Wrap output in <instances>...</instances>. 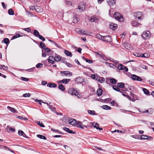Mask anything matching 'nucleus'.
I'll return each mask as SVG.
<instances>
[{"label": "nucleus", "instance_id": "nucleus-1", "mask_svg": "<svg viewBox=\"0 0 154 154\" xmlns=\"http://www.w3.org/2000/svg\"><path fill=\"white\" fill-rule=\"evenodd\" d=\"M115 18L119 22H122L123 20V16L119 12H115L114 14Z\"/></svg>", "mask_w": 154, "mask_h": 154}, {"label": "nucleus", "instance_id": "nucleus-2", "mask_svg": "<svg viewBox=\"0 0 154 154\" xmlns=\"http://www.w3.org/2000/svg\"><path fill=\"white\" fill-rule=\"evenodd\" d=\"M151 35V33L148 31L143 32L141 36L144 39H148Z\"/></svg>", "mask_w": 154, "mask_h": 154}, {"label": "nucleus", "instance_id": "nucleus-3", "mask_svg": "<svg viewBox=\"0 0 154 154\" xmlns=\"http://www.w3.org/2000/svg\"><path fill=\"white\" fill-rule=\"evenodd\" d=\"M68 93L72 95H75L77 96V95L76 94V93H78V91L76 90V89L75 88L69 89Z\"/></svg>", "mask_w": 154, "mask_h": 154}, {"label": "nucleus", "instance_id": "nucleus-4", "mask_svg": "<svg viewBox=\"0 0 154 154\" xmlns=\"http://www.w3.org/2000/svg\"><path fill=\"white\" fill-rule=\"evenodd\" d=\"M75 81L76 83L81 84L84 82V79L82 77H79L75 79Z\"/></svg>", "mask_w": 154, "mask_h": 154}, {"label": "nucleus", "instance_id": "nucleus-5", "mask_svg": "<svg viewBox=\"0 0 154 154\" xmlns=\"http://www.w3.org/2000/svg\"><path fill=\"white\" fill-rule=\"evenodd\" d=\"M91 124L92 126H93L94 127L96 128L97 129H99L100 131H101L103 130V128H99V125L97 123H96L95 124V125H94V123L92 122H90L89 124H88V125H91Z\"/></svg>", "mask_w": 154, "mask_h": 154}, {"label": "nucleus", "instance_id": "nucleus-6", "mask_svg": "<svg viewBox=\"0 0 154 154\" xmlns=\"http://www.w3.org/2000/svg\"><path fill=\"white\" fill-rule=\"evenodd\" d=\"M78 9L80 12H82L85 10V5L83 3H80L78 6Z\"/></svg>", "mask_w": 154, "mask_h": 154}, {"label": "nucleus", "instance_id": "nucleus-7", "mask_svg": "<svg viewBox=\"0 0 154 154\" xmlns=\"http://www.w3.org/2000/svg\"><path fill=\"white\" fill-rule=\"evenodd\" d=\"M103 40L107 42H110L112 41V39L111 36L108 35L103 36Z\"/></svg>", "mask_w": 154, "mask_h": 154}, {"label": "nucleus", "instance_id": "nucleus-8", "mask_svg": "<svg viewBox=\"0 0 154 154\" xmlns=\"http://www.w3.org/2000/svg\"><path fill=\"white\" fill-rule=\"evenodd\" d=\"M117 68L120 70H124L126 72H127L128 70V69L127 67L122 64H119Z\"/></svg>", "mask_w": 154, "mask_h": 154}, {"label": "nucleus", "instance_id": "nucleus-9", "mask_svg": "<svg viewBox=\"0 0 154 154\" xmlns=\"http://www.w3.org/2000/svg\"><path fill=\"white\" fill-rule=\"evenodd\" d=\"M132 79L135 81H142V79L139 76H138L135 75H133L131 76Z\"/></svg>", "mask_w": 154, "mask_h": 154}, {"label": "nucleus", "instance_id": "nucleus-10", "mask_svg": "<svg viewBox=\"0 0 154 154\" xmlns=\"http://www.w3.org/2000/svg\"><path fill=\"white\" fill-rule=\"evenodd\" d=\"M76 125V126L77 127L81 128H83L84 127H85L86 128H87L88 127L87 126L85 125L83 126L82 123V122L80 121H78V122H77Z\"/></svg>", "mask_w": 154, "mask_h": 154}, {"label": "nucleus", "instance_id": "nucleus-11", "mask_svg": "<svg viewBox=\"0 0 154 154\" xmlns=\"http://www.w3.org/2000/svg\"><path fill=\"white\" fill-rule=\"evenodd\" d=\"M142 15V13L140 12H137L134 14V16L136 17L138 20L141 19V16Z\"/></svg>", "mask_w": 154, "mask_h": 154}, {"label": "nucleus", "instance_id": "nucleus-12", "mask_svg": "<svg viewBox=\"0 0 154 154\" xmlns=\"http://www.w3.org/2000/svg\"><path fill=\"white\" fill-rule=\"evenodd\" d=\"M117 26L116 24L111 23L110 24L109 27L112 29L115 30L117 28Z\"/></svg>", "mask_w": 154, "mask_h": 154}, {"label": "nucleus", "instance_id": "nucleus-13", "mask_svg": "<svg viewBox=\"0 0 154 154\" xmlns=\"http://www.w3.org/2000/svg\"><path fill=\"white\" fill-rule=\"evenodd\" d=\"M48 62L50 63H54V62L55 61L54 57L53 56H50L49 57L48 59Z\"/></svg>", "mask_w": 154, "mask_h": 154}, {"label": "nucleus", "instance_id": "nucleus-14", "mask_svg": "<svg viewBox=\"0 0 154 154\" xmlns=\"http://www.w3.org/2000/svg\"><path fill=\"white\" fill-rule=\"evenodd\" d=\"M63 130L64 131H65L66 132H67L69 133L72 134H74L75 133V132L71 130L69 128L66 127H64L63 128Z\"/></svg>", "mask_w": 154, "mask_h": 154}, {"label": "nucleus", "instance_id": "nucleus-15", "mask_svg": "<svg viewBox=\"0 0 154 154\" xmlns=\"http://www.w3.org/2000/svg\"><path fill=\"white\" fill-rule=\"evenodd\" d=\"M60 73L63 74L66 76H67L68 75H69L70 76H72V73L68 71H61L60 72Z\"/></svg>", "mask_w": 154, "mask_h": 154}, {"label": "nucleus", "instance_id": "nucleus-16", "mask_svg": "<svg viewBox=\"0 0 154 154\" xmlns=\"http://www.w3.org/2000/svg\"><path fill=\"white\" fill-rule=\"evenodd\" d=\"M69 122L70 125H74L76 124L77 121L75 119H71L69 120Z\"/></svg>", "mask_w": 154, "mask_h": 154}, {"label": "nucleus", "instance_id": "nucleus-17", "mask_svg": "<svg viewBox=\"0 0 154 154\" xmlns=\"http://www.w3.org/2000/svg\"><path fill=\"white\" fill-rule=\"evenodd\" d=\"M79 19L77 18L76 14H74L73 17V22L74 23H77Z\"/></svg>", "mask_w": 154, "mask_h": 154}, {"label": "nucleus", "instance_id": "nucleus-18", "mask_svg": "<svg viewBox=\"0 0 154 154\" xmlns=\"http://www.w3.org/2000/svg\"><path fill=\"white\" fill-rule=\"evenodd\" d=\"M108 4L110 6L114 5L116 4V0H107Z\"/></svg>", "mask_w": 154, "mask_h": 154}, {"label": "nucleus", "instance_id": "nucleus-19", "mask_svg": "<svg viewBox=\"0 0 154 154\" xmlns=\"http://www.w3.org/2000/svg\"><path fill=\"white\" fill-rule=\"evenodd\" d=\"M2 42L5 44L7 46L10 43V41L8 38H5L2 41Z\"/></svg>", "mask_w": 154, "mask_h": 154}, {"label": "nucleus", "instance_id": "nucleus-20", "mask_svg": "<svg viewBox=\"0 0 154 154\" xmlns=\"http://www.w3.org/2000/svg\"><path fill=\"white\" fill-rule=\"evenodd\" d=\"M47 86L48 87H49L50 88H55L57 86V85L55 83H48L47 84Z\"/></svg>", "mask_w": 154, "mask_h": 154}, {"label": "nucleus", "instance_id": "nucleus-21", "mask_svg": "<svg viewBox=\"0 0 154 154\" xmlns=\"http://www.w3.org/2000/svg\"><path fill=\"white\" fill-rule=\"evenodd\" d=\"M131 24L133 26L137 27L140 25L135 20L133 21L131 23Z\"/></svg>", "mask_w": 154, "mask_h": 154}, {"label": "nucleus", "instance_id": "nucleus-22", "mask_svg": "<svg viewBox=\"0 0 154 154\" xmlns=\"http://www.w3.org/2000/svg\"><path fill=\"white\" fill-rule=\"evenodd\" d=\"M54 57L55 61L57 62L60 60L61 59V58L60 56L57 54H56V56Z\"/></svg>", "mask_w": 154, "mask_h": 154}, {"label": "nucleus", "instance_id": "nucleus-23", "mask_svg": "<svg viewBox=\"0 0 154 154\" xmlns=\"http://www.w3.org/2000/svg\"><path fill=\"white\" fill-rule=\"evenodd\" d=\"M35 11L37 12L40 13L42 11V8L40 6H36Z\"/></svg>", "mask_w": 154, "mask_h": 154}, {"label": "nucleus", "instance_id": "nucleus-24", "mask_svg": "<svg viewBox=\"0 0 154 154\" xmlns=\"http://www.w3.org/2000/svg\"><path fill=\"white\" fill-rule=\"evenodd\" d=\"M64 53L67 56L71 57L72 55L71 52L66 50L64 51Z\"/></svg>", "mask_w": 154, "mask_h": 154}, {"label": "nucleus", "instance_id": "nucleus-25", "mask_svg": "<svg viewBox=\"0 0 154 154\" xmlns=\"http://www.w3.org/2000/svg\"><path fill=\"white\" fill-rule=\"evenodd\" d=\"M102 108L104 109L105 110H110L111 109V107L106 105H104L102 106Z\"/></svg>", "mask_w": 154, "mask_h": 154}, {"label": "nucleus", "instance_id": "nucleus-26", "mask_svg": "<svg viewBox=\"0 0 154 154\" xmlns=\"http://www.w3.org/2000/svg\"><path fill=\"white\" fill-rule=\"evenodd\" d=\"M94 52L96 54V55H98L100 57L102 58L103 59H104V55L102 53L100 52L99 51V52Z\"/></svg>", "mask_w": 154, "mask_h": 154}, {"label": "nucleus", "instance_id": "nucleus-27", "mask_svg": "<svg viewBox=\"0 0 154 154\" xmlns=\"http://www.w3.org/2000/svg\"><path fill=\"white\" fill-rule=\"evenodd\" d=\"M7 108L8 109H10L11 112H12L13 113H16L17 112V111L15 109H14V108H12L9 106H8L7 107Z\"/></svg>", "mask_w": 154, "mask_h": 154}, {"label": "nucleus", "instance_id": "nucleus-28", "mask_svg": "<svg viewBox=\"0 0 154 154\" xmlns=\"http://www.w3.org/2000/svg\"><path fill=\"white\" fill-rule=\"evenodd\" d=\"M97 95L99 96H101L102 94V89L99 88L97 91Z\"/></svg>", "mask_w": 154, "mask_h": 154}, {"label": "nucleus", "instance_id": "nucleus-29", "mask_svg": "<svg viewBox=\"0 0 154 154\" xmlns=\"http://www.w3.org/2000/svg\"><path fill=\"white\" fill-rule=\"evenodd\" d=\"M112 88L115 91L119 92H120L122 93V92L120 91V90L118 86L116 85H114L113 86Z\"/></svg>", "mask_w": 154, "mask_h": 154}, {"label": "nucleus", "instance_id": "nucleus-30", "mask_svg": "<svg viewBox=\"0 0 154 154\" xmlns=\"http://www.w3.org/2000/svg\"><path fill=\"white\" fill-rule=\"evenodd\" d=\"M90 20L91 22H97V19L96 17L92 16L90 18Z\"/></svg>", "mask_w": 154, "mask_h": 154}, {"label": "nucleus", "instance_id": "nucleus-31", "mask_svg": "<svg viewBox=\"0 0 154 154\" xmlns=\"http://www.w3.org/2000/svg\"><path fill=\"white\" fill-rule=\"evenodd\" d=\"M91 78L93 79H96L97 81L100 76L98 75H97L95 74H92L91 76Z\"/></svg>", "mask_w": 154, "mask_h": 154}, {"label": "nucleus", "instance_id": "nucleus-32", "mask_svg": "<svg viewBox=\"0 0 154 154\" xmlns=\"http://www.w3.org/2000/svg\"><path fill=\"white\" fill-rule=\"evenodd\" d=\"M82 58L84 60H85L86 62L88 63H93V61L91 60H90L89 59H87L86 58H85L84 57H82Z\"/></svg>", "mask_w": 154, "mask_h": 154}, {"label": "nucleus", "instance_id": "nucleus-33", "mask_svg": "<svg viewBox=\"0 0 154 154\" xmlns=\"http://www.w3.org/2000/svg\"><path fill=\"white\" fill-rule=\"evenodd\" d=\"M8 13L9 15H13L14 14V12L12 8H10L8 10Z\"/></svg>", "mask_w": 154, "mask_h": 154}, {"label": "nucleus", "instance_id": "nucleus-34", "mask_svg": "<svg viewBox=\"0 0 154 154\" xmlns=\"http://www.w3.org/2000/svg\"><path fill=\"white\" fill-rule=\"evenodd\" d=\"M105 81V79L103 77H99V79L97 80V81L100 83H102Z\"/></svg>", "mask_w": 154, "mask_h": 154}, {"label": "nucleus", "instance_id": "nucleus-35", "mask_svg": "<svg viewBox=\"0 0 154 154\" xmlns=\"http://www.w3.org/2000/svg\"><path fill=\"white\" fill-rule=\"evenodd\" d=\"M16 117L17 118L19 119L22 120H24L27 121L28 120V118L26 117H23L22 116H16Z\"/></svg>", "mask_w": 154, "mask_h": 154}, {"label": "nucleus", "instance_id": "nucleus-36", "mask_svg": "<svg viewBox=\"0 0 154 154\" xmlns=\"http://www.w3.org/2000/svg\"><path fill=\"white\" fill-rule=\"evenodd\" d=\"M117 86L119 88H123L124 87V84L123 82L119 83L117 84Z\"/></svg>", "mask_w": 154, "mask_h": 154}, {"label": "nucleus", "instance_id": "nucleus-37", "mask_svg": "<svg viewBox=\"0 0 154 154\" xmlns=\"http://www.w3.org/2000/svg\"><path fill=\"white\" fill-rule=\"evenodd\" d=\"M39 47L42 48L44 49L46 47L45 44L42 42H40L39 44Z\"/></svg>", "mask_w": 154, "mask_h": 154}, {"label": "nucleus", "instance_id": "nucleus-38", "mask_svg": "<svg viewBox=\"0 0 154 154\" xmlns=\"http://www.w3.org/2000/svg\"><path fill=\"white\" fill-rule=\"evenodd\" d=\"M70 80L69 79H64L62 80V83L63 84H67L69 82Z\"/></svg>", "mask_w": 154, "mask_h": 154}, {"label": "nucleus", "instance_id": "nucleus-39", "mask_svg": "<svg viewBox=\"0 0 154 154\" xmlns=\"http://www.w3.org/2000/svg\"><path fill=\"white\" fill-rule=\"evenodd\" d=\"M37 136L38 138H39L40 139H43L45 140L47 139V138L45 136H43L42 135L38 134L37 135Z\"/></svg>", "mask_w": 154, "mask_h": 154}, {"label": "nucleus", "instance_id": "nucleus-40", "mask_svg": "<svg viewBox=\"0 0 154 154\" xmlns=\"http://www.w3.org/2000/svg\"><path fill=\"white\" fill-rule=\"evenodd\" d=\"M110 82L112 84H116L117 82V80L114 78H111L110 79Z\"/></svg>", "mask_w": 154, "mask_h": 154}, {"label": "nucleus", "instance_id": "nucleus-41", "mask_svg": "<svg viewBox=\"0 0 154 154\" xmlns=\"http://www.w3.org/2000/svg\"><path fill=\"white\" fill-rule=\"evenodd\" d=\"M88 112L89 114L92 115H97V114L95 113V111L94 110L92 111L91 110H88Z\"/></svg>", "mask_w": 154, "mask_h": 154}, {"label": "nucleus", "instance_id": "nucleus-42", "mask_svg": "<svg viewBox=\"0 0 154 154\" xmlns=\"http://www.w3.org/2000/svg\"><path fill=\"white\" fill-rule=\"evenodd\" d=\"M143 91L144 94L146 95H149V92L147 89L143 88Z\"/></svg>", "mask_w": 154, "mask_h": 154}, {"label": "nucleus", "instance_id": "nucleus-43", "mask_svg": "<svg viewBox=\"0 0 154 154\" xmlns=\"http://www.w3.org/2000/svg\"><path fill=\"white\" fill-rule=\"evenodd\" d=\"M58 88L60 90L62 91H63L65 90V88L62 84L59 85H58Z\"/></svg>", "mask_w": 154, "mask_h": 154}, {"label": "nucleus", "instance_id": "nucleus-44", "mask_svg": "<svg viewBox=\"0 0 154 154\" xmlns=\"http://www.w3.org/2000/svg\"><path fill=\"white\" fill-rule=\"evenodd\" d=\"M33 34L34 35L37 37H38V36L40 35L38 31L36 30H34Z\"/></svg>", "mask_w": 154, "mask_h": 154}, {"label": "nucleus", "instance_id": "nucleus-45", "mask_svg": "<svg viewBox=\"0 0 154 154\" xmlns=\"http://www.w3.org/2000/svg\"><path fill=\"white\" fill-rule=\"evenodd\" d=\"M96 36L97 38L99 39H102L103 40V36H102L99 34H97L96 35Z\"/></svg>", "mask_w": 154, "mask_h": 154}, {"label": "nucleus", "instance_id": "nucleus-46", "mask_svg": "<svg viewBox=\"0 0 154 154\" xmlns=\"http://www.w3.org/2000/svg\"><path fill=\"white\" fill-rule=\"evenodd\" d=\"M149 57V55L148 54L145 53L141 54V57H143L145 58H147Z\"/></svg>", "mask_w": 154, "mask_h": 154}, {"label": "nucleus", "instance_id": "nucleus-47", "mask_svg": "<svg viewBox=\"0 0 154 154\" xmlns=\"http://www.w3.org/2000/svg\"><path fill=\"white\" fill-rule=\"evenodd\" d=\"M49 108L53 111L54 112L56 111V108L52 106V105H49Z\"/></svg>", "mask_w": 154, "mask_h": 154}, {"label": "nucleus", "instance_id": "nucleus-48", "mask_svg": "<svg viewBox=\"0 0 154 154\" xmlns=\"http://www.w3.org/2000/svg\"><path fill=\"white\" fill-rule=\"evenodd\" d=\"M37 124H38V125L39 126H40L41 127H45V126L44 125V124L42 122H40V121L38 122H37Z\"/></svg>", "mask_w": 154, "mask_h": 154}, {"label": "nucleus", "instance_id": "nucleus-49", "mask_svg": "<svg viewBox=\"0 0 154 154\" xmlns=\"http://www.w3.org/2000/svg\"><path fill=\"white\" fill-rule=\"evenodd\" d=\"M20 36V35L19 34H17L12 37L13 39H14L17 38L19 37Z\"/></svg>", "mask_w": 154, "mask_h": 154}, {"label": "nucleus", "instance_id": "nucleus-50", "mask_svg": "<svg viewBox=\"0 0 154 154\" xmlns=\"http://www.w3.org/2000/svg\"><path fill=\"white\" fill-rule=\"evenodd\" d=\"M31 94L30 93H25L23 95V96L24 97H29L30 96Z\"/></svg>", "mask_w": 154, "mask_h": 154}, {"label": "nucleus", "instance_id": "nucleus-51", "mask_svg": "<svg viewBox=\"0 0 154 154\" xmlns=\"http://www.w3.org/2000/svg\"><path fill=\"white\" fill-rule=\"evenodd\" d=\"M44 51L47 53L48 52H49L50 51H52V50H51L50 49L48 48H45L44 49Z\"/></svg>", "mask_w": 154, "mask_h": 154}, {"label": "nucleus", "instance_id": "nucleus-52", "mask_svg": "<svg viewBox=\"0 0 154 154\" xmlns=\"http://www.w3.org/2000/svg\"><path fill=\"white\" fill-rule=\"evenodd\" d=\"M43 42H44L45 40V38L42 36L41 35H40L38 37Z\"/></svg>", "mask_w": 154, "mask_h": 154}, {"label": "nucleus", "instance_id": "nucleus-53", "mask_svg": "<svg viewBox=\"0 0 154 154\" xmlns=\"http://www.w3.org/2000/svg\"><path fill=\"white\" fill-rule=\"evenodd\" d=\"M43 64L41 63H38L36 65V68H40L42 67L43 66Z\"/></svg>", "mask_w": 154, "mask_h": 154}, {"label": "nucleus", "instance_id": "nucleus-54", "mask_svg": "<svg viewBox=\"0 0 154 154\" xmlns=\"http://www.w3.org/2000/svg\"><path fill=\"white\" fill-rule=\"evenodd\" d=\"M134 138L135 139H141V136L139 135H136L133 136Z\"/></svg>", "mask_w": 154, "mask_h": 154}, {"label": "nucleus", "instance_id": "nucleus-55", "mask_svg": "<svg viewBox=\"0 0 154 154\" xmlns=\"http://www.w3.org/2000/svg\"><path fill=\"white\" fill-rule=\"evenodd\" d=\"M21 79L25 81H28L29 80V79L22 77H21Z\"/></svg>", "mask_w": 154, "mask_h": 154}, {"label": "nucleus", "instance_id": "nucleus-56", "mask_svg": "<svg viewBox=\"0 0 154 154\" xmlns=\"http://www.w3.org/2000/svg\"><path fill=\"white\" fill-rule=\"evenodd\" d=\"M35 7L36 6H31L29 7V8L31 10L34 11L35 10Z\"/></svg>", "mask_w": 154, "mask_h": 154}, {"label": "nucleus", "instance_id": "nucleus-57", "mask_svg": "<svg viewBox=\"0 0 154 154\" xmlns=\"http://www.w3.org/2000/svg\"><path fill=\"white\" fill-rule=\"evenodd\" d=\"M134 55L135 56L137 57H141V54L138 53H135V54H134Z\"/></svg>", "mask_w": 154, "mask_h": 154}, {"label": "nucleus", "instance_id": "nucleus-58", "mask_svg": "<svg viewBox=\"0 0 154 154\" xmlns=\"http://www.w3.org/2000/svg\"><path fill=\"white\" fill-rule=\"evenodd\" d=\"M110 60L113 63H115L116 64H117V63H119L118 61L114 60L112 58L111 59H110Z\"/></svg>", "mask_w": 154, "mask_h": 154}, {"label": "nucleus", "instance_id": "nucleus-59", "mask_svg": "<svg viewBox=\"0 0 154 154\" xmlns=\"http://www.w3.org/2000/svg\"><path fill=\"white\" fill-rule=\"evenodd\" d=\"M19 135L22 136L24 132L22 130H20L18 132Z\"/></svg>", "mask_w": 154, "mask_h": 154}, {"label": "nucleus", "instance_id": "nucleus-60", "mask_svg": "<svg viewBox=\"0 0 154 154\" xmlns=\"http://www.w3.org/2000/svg\"><path fill=\"white\" fill-rule=\"evenodd\" d=\"M60 62L62 63H63L65 64V63H66V61L65 60V58H61V59L60 60Z\"/></svg>", "mask_w": 154, "mask_h": 154}, {"label": "nucleus", "instance_id": "nucleus-61", "mask_svg": "<svg viewBox=\"0 0 154 154\" xmlns=\"http://www.w3.org/2000/svg\"><path fill=\"white\" fill-rule=\"evenodd\" d=\"M80 33L82 34L83 35H87L88 34L87 33H86L85 32V31H84L83 30H82L81 31H80Z\"/></svg>", "mask_w": 154, "mask_h": 154}, {"label": "nucleus", "instance_id": "nucleus-62", "mask_svg": "<svg viewBox=\"0 0 154 154\" xmlns=\"http://www.w3.org/2000/svg\"><path fill=\"white\" fill-rule=\"evenodd\" d=\"M127 97L130 100H131L133 102H134L135 100V99H131V97L129 96L128 95L127 96Z\"/></svg>", "mask_w": 154, "mask_h": 154}, {"label": "nucleus", "instance_id": "nucleus-63", "mask_svg": "<svg viewBox=\"0 0 154 154\" xmlns=\"http://www.w3.org/2000/svg\"><path fill=\"white\" fill-rule=\"evenodd\" d=\"M0 65L2 67V69L3 70H6V69H7L8 68V67H7L6 66H5L4 65Z\"/></svg>", "mask_w": 154, "mask_h": 154}, {"label": "nucleus", "instance_id": "nucleus-64", "mask_svg": "<svg viewBox=\"0 0 154 154\" xmlns=\"http://www.w3.org/2000/svg\"><path fill=\"white\" fill-rule=\"evenodd\" d=\"M2 5L3 7L4 8V9H6L7 8V5L5 4V3L3 2H2Z\"/></svg>", "mask_w": 154, "mask_h": 154}]
</instances>
